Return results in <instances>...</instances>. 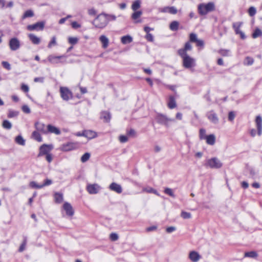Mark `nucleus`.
Listing matches in <instances>:
<instances>
[{"instance_id": "nucleus-1", "label": "nucleus", "mask_w": 262, "mask_h": 262, "mask_svg": "<svg viewBox=\"0 0 262 262\" xmlns=\"http://www.w3.org/2000/svg\"><path fill=\"white\" fill-rule=\"evenodd\" d=\"M215 5L213 2H209L207 4L201 3L198 6V12L201 15H205L208 13L214 11Z\"/></svg>"}, {"instance_id": "nucleus-2", "label": "nucleus", "mask_w": 262, "mask_h": 262, "mask_svg": "<svg viewBox=\"0 0 262 262\" xmlns=\"http://www.w3.org/2000/svg\"><path fill=\"white\" fill-rule=\"evenodd\" d=\"M108 24V18L106 14H100L94 19L93 24L96 28L103 29Z\"/></svg>"}, {"instance_id": "nucleus-3", "label": "nucleus", "mask_w": 262, "mask_h": 262, "mask_svg": "<svg viewBox=\"0 0 262 262\" xmlns=\"http://www.w3.org/2000/svg\"><path fill=\"white\" fill-rule=\"evenodd\" d=\"M183 59V66L186 69H191L195 66V59L188 55H180Z\"/></svg>"}, {"instance_id": "nucleus-4", "label": "nucleus", "mask_w": 262, "mask_h": 262, "mask_svg": "<svg viewBox=\"0 0 262 262\" xmlns=\"http://www.w3.org/2000/svg\"><path fill=\"white\" fill-rule=\"evenodd\" d=\"M66 58L67 56L64 55L60 56L50 55L48 56L47 59L51 64L64 63L66 62Z\"/></svg>"}, {"instance_id": "nucleus-5", "label": "nucleus", "mask_w": 262, "mask_h": 262, "mask_svg": "<svg viewBox=\"0 0 262 262\" xmlns=\"http://www.w3.org/2000/svg\"><path fill=\"white\" fill-rule=\"evenodd\" d=\"M221 161L217 158L214 157L207 160L206 166L213 169H219L222 166Z\"/></svg>"}, {"instance_id": "nucleus-6", "label": "nucleus", "mask_w": 262, "mask_h": 262, "mask_svg": "<svg viewBox=\"0 0 262 262\" xmlns=\"http://www.w3.org/2000/svg\"><path fill=\"white\" fill-rule=\"evenodd\" d=\"M156 119L158 123L166 126H168L169 122L174 121V119L168 118L166 116L161 114H158L156 116Z\"/></svg>"}, {"instance_id": "nucleus-7", "label": "nucleus", "mask_w": 262, "mask_h": 262, "mask_svg": "<svg viewBox=\"0 0 262 262\" xmlns=\"http://www.w3.org/2000/svg\"><path fill=\"white\" fill-rule=\"evenodd\" d=\"M60 93L61 97L64 100L68 101L73 97L72 93L66 87H60Z\"/></svg>"}, {"instance_id": "nucleus-8", "label": "nucleus", "mask_w": 262, "mask_h": 262, "mask_svg": "<svg viewBox=\"0 0 262 262\" xmlns=\"http://www.w3.org/2000/svg\"><path fill=\"white\" fill-rule=\"evenodd\" d=\"M53 148V146L52 144H42L39 147L38 157H41L50 153Z\"/></svg>"}, {"instance_id": "nucleus-9", "label": "nucleus", "mask_w": 262, "mask_h": 262, "mask_svg": "<svg viewBox=\"0 0 262 262\" xmlns=\"http://www.w3.org/2000/svg\"><path fill=\"white\" fill-rule=\"evenodd\" d=\"M78 145V143L77 142H68L62 144L60 149L63 151H69L77 149Z\"/></svg>"}, {"instance_id": "nucleus-10", "label": "nucleus", "mask_w": 262, "mask_h": 262, "mask_svg": "<svg viewBox=\"0 0 262 262\" xmlns=\"http://www.w3.org/2000/svg\"><path fill=\"white\" fill-rule=\"evenodd\" d=\"M9 46L11 51H15L20 47V42L16 37H13L9 40Z\"/></svg>"}, {"instance_id": "nucleus-11", "label": "nucleus", "mask_w": 262, "mask_h": 262, "mask_svg": "<svg viewBox=\"0 0 262 262\" xmlns=\"http://www.w3.org/2000/svg\"><path fill=\"white\" fill-rule=\"evenodd\" d=\"M101 188V187L98 184H89L86 186V190L91 194H97Z\"/></svg>"}, {"instance_id": "nucleus-12", "label": "nucleus", "mask_w": 262, "mask_h": 262, "mask_svg": "<svg viewBox=\"0 0 262 262\" xmlns=\"http://www.w3.org/2000/svg\"><path fill=\"white\" fill-rule=\"evenodd\" d=\"M45 27V23L43 21L37 22L33 25H30L27 26V29L29 31L33 30H42Z\"/></svg>"}, {"instance_id": "nucleus-13", "label": "nucleus", "mask_w": 262, "mask_h": 262, "mask_svg": "<svg viewBox=\"0 0 262 262\" xmlns=\"http://www.w3.org/2000/svg\"><path fill=\"white\" fill-rule=\"evenodd\" d=\"M206 116L208 120L213 124H217L219 123V118L216 114L213 111L208 112Z\"/></svg>"}, {"instance_id": "nucleus-14", "label": "nucleus", "mask_w": 262, "mask_h": 262, "mask_svg": "<svg viewBox=\"0 0 262 262\" xmlns=\"http://www.w3.org/2000/svg\"><path fill=\"white\" fill-rule=\"evenodd\" d=\"M255 122L257 129V134L260 136L262 134V117L260 115L257 116Z\"/></svg>"}, {"instance_id": "nucleus-15", "label": "nucleus", "mask_w": 262, "mask_h": 262, "mask_svg": "<svg viewBox=\"0 0 262 262\" xmlns=\"http://www.w3.org/2000/svg\"><path fill=\"white\" fill-rule=\"evenodd\" d=\"M62 207L68 216H72L74 215V211L73 208L70 203L68 202L64 203Z\"/></svg>"}, {"instance_id": "nucleus-16", "label": "nucleus", "mask_w": 262, "mask_h": 262, "mask_svg": "<svg viewBox=\"0 0 262 262\" xmlns=\"http://www.w3.org/2000/svg\"><path fill=\"white\" fill-rule=\"evenodd\" d=\"M35 127L37 131L40 132L43 134H47L48 131H47V128H46L45 124L37 122L35 124Z\"/></svg>"}, {"instance_id": "nucleus-17", "label": "nucleus", "mask_w": 262, "mask_h": 262, "mask_svg": "<svg viewBox=\"0 0 262 262\" xmlns=\"http://www.w3.org/2000/svg\"><path fill=\"white\" fill-rule=\"evenodd\" d=\"M109 189L117 193H121L122 192V188L120 184L115 182L112 183L109 187Z\"/></svg>"}, {"instance_id": "nucleus-18", "label": "nucleus", "mask_w": 262, "mask_h": 262, "mask_svg": "<svg viewBox=\"0 0 262 262\" xmlns=\"http://www.w3.org/2000/svg\"><path fill=\"white\" fill-rule=\"evenodd\" d=\"M190 260L192 262H198L201 258L199 253L195 251H190L188 256Z\"/></svg>"}, {"instance_id": "nucleus-19", "label": "nucleus", "mask_w": 262, "mask_h": 262, "mask_svg": "<svg viewBox=\"0 0 262 262\" xmlns=\"http://www.w3.org/2000/svg\"><path fill=\"white\" fill-rule=\"evenodd\" d=\"M192 49V46L189 42H187L185 44L184 48L180 49L178 50V53L179 55H188L187 54V51H190Z\"/></svg>"}, {"instance_id": "nucleus-20", "label": "nucleus", "mask_w": 262, "mask_h": 262, "mask_svg": "<svg viewBox=\"0 0 262 262\" xmlns=\"http://www.w3.org/2000/svg\"><path fill=\"white\" fill-rule=\"evenodd\" d=\"M47 131L48 133H53L57 135H60L61 133L60 130L58 128L51 124L47 125Z\"/></svg>"}, {"instance_id": "nucleus-21", "label": "nucleus", "mask_w": 262, "mask_h": 262, "mask_svg": "<svg viewBox=\"0 0 262 262\" xmlns=\"http://www.w3.org/2000/svg\"><path fill=\"white\" fill-rule=\"evenodd\" d=\"M83 135H84V137L90 139L94 138L97 136L96 133L91 130L83 131Z\"/></svg>"}, {"instance_id": "nucleus-22", "label": "nucleus", "mask_w": 262, "mask_h": 262, "mask_svg": "<svg viewBox=\"0 0 262 262\" xmlns=\"http://www.w3.org/2000/svg\"><path fill=\"white\" fill-rule=\"evenodd\" d=\"M99 40L102 43L103 48L105 49L108 47L109 40L106 36L103 35H101L99 37Z\"/></svg>"}, {"instance_id": "nucleus-23", "label": "nucleus", "mask_w": 262, "mask_h": 262, "mask_svg": "<svg viewBox=\"0 0 262 262\" xmlns=\"http://www.w3.org/2000/svg\"><path fill=\"white\" fill-rule=\"evenodd\" d=\"M28 37L31 42L34 45H38L40 42V39L33 34H29Z\"/></svg>"}, {"instance_id": "nucleus-24", "label": "nucleus", "mask_w": 262, "mask_h": 262, "mask_svg": "<svg viewBox=\"0 0 262 262\" xmlns=\"http://www.w3.org/2000/svg\"><path fill=\"white\" fill-rule=\"evenodd\" d=\"M206 143L210 145H213L214 144L215 142V137L213 134H211L208 135L206 139Z\"/></svg>"}, {"instance_id": "nucleus-25", "label": "nucleus", "mask_w": 262, "mask_h": 262, "mask_svg": "<svg viewBox=\"0 0 262 262\" xmlns=\"http://www.w3.org/2000/svg\"><path fill=\"white\" fill-rule=\"evenodd\" d=\"M177 106L175 98L173 96H170L168 102V106L170 109L175 108Z\"/></svg>"}, {"instance_id": "nucleus-26", "label": "nucleus", "mask_w": 262, "mask_h": 262, "mask_svg": "<svg viewBox=\"0 0 262 262\" xmlns=\"http://www.w3.org/2000/svg\"><path fill=\"white\" fill-rule=\"evenodd\" d=\"M32 138L37 142H40L42 141V137L39 132L35 130L32 133Z\"/></svg>"}, {"instance_id": "nucleus-27", "label": "nucleus", "mask_w": 262, "mask_h": 262, "mask_svg": "<svg viewBox=\"0 0 262 262\" xmlns=\"http://www.w3.org/2000/svg\"><path fill=\"white\" fill-rule=\"evenodd\" d=\"M54 198L55 202L57 203H61L63 201V194L61 193H55L54 195Z\"/></svg>"}, {"instance_id": "nucleus-28", "label": "nucleus", "mask_w": 262, "mask_h": 262, "mask_svg": "<svg viewBox=\"0 0 262 262\" xmlns=\"http://www.w3.org/2000/svg\"><path fill=\"white\" fill-rule=\"evenodd\" d=\"M132 41L133 38L129 35H125L121 37V42L123 44L130 43Z\"/></svg>"}, {"instance_id": "nucleus-29", "label": "nucleus", "mask_w": 262, "mask_h": 262, "mask_svg": "<svg viewBox=\"0 0 262 262\" xmlns=\"http://www.w3.org/2000/svg\"><path fill=\"white\" fill-rule=\"evenodd\" d=\"M179 23L177 21H172L169 25V29L172 31H177L179 29Z\"/></svg>"}, {"instance_id": "nucleus-30", "label": "nucleus", "mask_w": 262, "mask_h": 262, "mask_svg": "<svg viewBox=\"0 0 262 262\" xmlns=\"http://www.w3.org/2000/svg\"><path fill=\"white\" fill-rule=\"evenodd\" d=\"M101 118L105 122H109L111 119V115L107 112H103L101 114Z\"/></svg>"}, {"instance_id": "nucleus-31", "label": "nucleus", "mask_w": 262, "mask_h": 262, "mask_svg": "<svg viewBox=\"0 0 262 262\" xmlns=\"http://www.w3.org/2000/svg\"><path fill=\"white\" fill-rule=\"evenodd\" d=\"M15 141L17 144L20 145L24 146L25 145V140L21 135H18L16 137Z\"/></svg>"}, {"instance_id": "nucleus-32", "label": "nucleus", "mask_w": 262, "mask_h": 262, "mask_svg": "<svg viewBox=\"0 0 262 262\" xmlns=\"http://www.w3.org/2000/svg\"><path fill=\"white\" fill-rule=\"evenodd\" d=\"M262 36V31L258 28H256L252 34V37L253 38H256L258 37Z\"/></svg>"}, {"instance_id": "nucleus-33", "label": "nucleus", "mask_w": 262, "mask_h": 262, "mask_svg": "<svg viewBox=\"0 0 262 262\" xmlns=\"http://www.w3.org/2000/svg\"><path fill=\"white\" fill-rule=\"evenodd\" d=\"M143 191L148 193H152L158 196L160 195L157 191L151 187L144 188Z\"/></svg>"}, {"instance_id": "nucleus-34", "label": "nucleus", "mask_w": 262, "mask_h": 262, "mask_svg": "<svg viewBox=\"0 0 262 262\" xmlns=\"http://www.w3.org/2000/svg\"><path fill=\"white\" fill-rule=\"evenodd\" d=\"M219 53L223 56H229L231 55V51L229 50L222 49Z\"/></svg>"}, {"instance_id": "nucleus-35", "label": "nucleus", "mask_w": 262, "mask_h": 262, "mask_svg": "<svg viewBox=\"0 0 262 262\" xmlns=\"http://www.w3.org/2000/svg\"><path fill=\"white\" fill-rule=\"evenodd\" d=\"M33 16H34L33 12L31 10H28L24 13L23 16H22V18L25 19L26 18L32 17Z\"/></svg>"}, {"instance_id": "nucleus-36", "label": "nucleus", "mask_w": 262, "mask_h": 262, "mask_svg": "<svg viewBox=\"0 0 262 262\" xmlns=\"http://www.w3.org/2000/svg\"><path fill=\"white\" fill-rule=\"evenodd\" d=\"M242 23H236L233 24V27L234 29L236 34H238V33H239V32L241 31V30H240V27Z\"/></svg>"}, {"instance_id": "nucleus-37", "label": "nucleus", "mask_w": 262, "mask_h": 262, "mask_svg": "<svg viewBox=\"0 0 262 262\" xmlns=\"http://www.w3.org/2000/svg\"><path fill=\"white\" fill-rule=\"evenodd\" d=\"M3 127L5 129H10L12 127V124L8 120H5L3 122Z\"/></svg>"}, {"instance_id": "nucleus-38", "label": "nucleus", "mask_w": 262, "mask_h": 262, "mask_svg": "<svg viewBox=\"0 0 262 262\" xmlns=\"http://www.w3.org/2000/svg\"><path fill=\"white\" fill-rule=\"evenodd\" d=\"M257 256V254L255 251L247 252L245 253V257L255 258Z\"/></svg>"}, {"instance_id": "nucleus-39", "label": "nucleus", "mask_w": 262, "mask_h": 262, "mask_svg": "<svg viewBox=\"0 0 262 262\" xmlns=\"http://www.w3.org/2000/svg\"><path fill=\"white\" fill-rule=\"evenodd\" d=\"M91 155L89 152H86L81 157V161L82 163L86 162L90 158Z\"/></svg>"}, {"instance_id": "nucleus-40", "label": "nucleus", "mask_w": 262, "mask_h": 262, "mask_svg": "<svg viewBox=\"0 0 262 262\" xmlns=\"http://www.w3.org/2000/svg\"><path fill=\"white\" fill-rule=\"evenodd\" d=\"M56 45H57V42H56V37L55 36H53V37H52V38L51 39V40L49 43V44L48 45V47L49 48H51L53 46H56Z\"/></svg>"}, {"instance_id": "nucleus-41", "label": "nucleus", "mask_w": 262, "mask_h": 262, "mask_svg": "<svg viewBox=\"0 0 262 262\" xmlns=\"http://www.w3.org/2000/svg\"><path fill=\"white\" fill-rule=\"evenodd\" d=\"M140 7V2L139 1H136L132 5V8L134 11L138 9Z\"/></svg>"}, {"instance_id": "nucleus-42", "label": "nucleus", "mask_w": 262, "mask_h": 262, "mask_svg": "<svg viewBox=\"0 0 262 262\" xmlns=\"http://www.w3.org/2000/svg\"><path fill=\"white\" fill-rule=\"evenodd\" d=\"M18 115V112L13 110H9L8 114L9 118H13L16 117Z\"/></svg>"}, {"instance_id": "nucleus-43", "label": "nucleus", "mask_w": 262, "mask_h": 262, "mask_svg": "<svg viewBox=\"0 0 262 262\" xmlns=\"http://www.w3.org/2000/svg\"><path fill=\"white\" fill-rule=\"evenodd\" d=\"M164 193L173 198L175 197L173 190L169 188H166L164 189Z\"/></svg>"}, {"instance_id": "nucleus-44", "label": "nucleus", "mask_w": 262, "mask_h": 262, "mask_svg": "<svg viewBox=\"0 0 262 262\" xmlns=\"http://www.w3.org/2000/svg\"><path fill=\"white\" fill-rule=\"evenodd\" d=\"M253 59L250 57H247L244 61V64L246 65L250 66L253 63Z\"/></svg>"}, {"instance_id": "nucleus-45", "label": "nucleus", "mask_w": 262, "mask_h": 262, "mask_svg": "<svg viewBox=\"0 0 262 262\" xmlns=\"http://www.w3.org/2000/svg\"><path fill=\"white\" fill-rule=\"evenodd\" d=\"M30 186L32 188L37 189H40L42 188V186H41V184H38L34 181H32L30 183Z\"/></svg>"}, {"instance_id": "nucleus-46", "label": "nucleus", "mask_w": 262, "mask_h": 262, "mask_svg": "<svg viewBox=\"0 0 262 262\" xmlns=\"http://www.w3.org/2000/svg\"><path fill=\"white\" fill-rule=\"evenodd\" d=\"M208 135H206V130L204 128H201L200 130V138L201 139H205Z\"/></svg>"}, {"instance_id": "nucleus-47", "label": "nucleus", "mask_w": 262, "mask_h": 262, "mask_svg": "<svg viewBox=\"0 0 262 262\" xmlns=\"http://www.w3.org/2000/svg\"><path fill=\"white\" fill-rule=\"evenodd\" d=\"M256 13V8L254 7H250L248 10V13L250 16H253Z\"/></svg>"}, {"instance_id": "nucleus-48", "label": "nucleus", "mask_w": 262, "mask_h": 262, "mask_svg": "<svg viewBox=\"0 0 262 262\" xmlns=\"http://www.w3.org/2000/svg\"><path fill=\"white\" fill-rule=\"evenodd\" d=\"M189 40L191 42H195L198 40L196 35L193 33H190L189 35Z\"/></svg>"}, {"instance_id": "nucleus-49", "label": "nucleus", "mask_w": 262, "mask_h": 262, "mask_svg": "<svg viewBox=\"0 0 262 262\" xmlns=\"http://www.w3.org/2000/svg\"><path fill=\"white\" fill-rule=\"evenodd\" d=\"M141 14H142L141 11H136L132 14V17L133 19L136 20L137 18H139L140 17V16L141 15Z\"/></svg>"}, {"instance_id": "nucleus-50", "label": "nucleus", "mask_w": 262, "mask_h": 262, "mask_svg": "<svg viewBox=\"0 0 262 262\" xmlns=\"http://www.w3.org/2000/svg\"><path fill=\"white\" fill-rule=\"evenodd\" d=\"M181 216L184 219H188L191 217V215L189 212L182 211L181 212Z\"/></svg>"}, {"instance_id": "nucleus-51", "label": "nucleus", "mask_w": 262, "mask_h": 262, "mask_svg": "<svg viewBox=\"0 0 262 262\" xmlns=\"http://www.w3.org/2000/svg\"><path fill=\"white\" fill-rule=\"evenodd\" d=\"M2 64L3 67L4 68H5L6 69H7L8 70H10L11 69V65L7 61H2Z\"/></svg>"}, {"instance_id": "nucleus-52", "label": "nucleus", "mask_w": 262, "mask_h": 262, "mask_svg": "<svg viewBox=\"0 0 262 262\" xmlns=\"http://www.w3.org/2000/svg\"><path fill=\"white\" fill-rule=\"evenodd\" d=\"M22 111L26 114H29L31 112L30 109L27 105H24L21 107Z\"/></svg>"}, {"instance_id": "nucleus-53", "label": "nucleus", "mask_w": 262, "mask_h": 262, "mask_svg": "<svg viewBox=\"0 0 262 262\" xmlns=\"http://www.w3.org/2000/svg\"><path fill=\"white\" fill-rule=\"evenodd\" d=\"M119 141L121 143H125L128 141V138L125 135H121L119 138Z\"/></svg>"}, {"instance_id": "nucleus-54", "label": "nucleus", "mask_w": 262, "mask_h": 262, "mask_svg": "<svg viewBox=\"0 0 262 262\" xmlns=\"http://www.w3.org/2000/svg\"><path fill=\"white\" fill-rule=\"evenodd\" d=\"M69 42L72 45H75L78 42V38L77 37H69Z\"/></svg>"}, {"instance_id": "nucleus-55", "label": "nucleus", "mask_w": 262, "mask_h": 262, "mask_svg": "<svg viewBox=\"0 0 262 262\" xmlns=\"http://www.w3.org/2000/svg\"><path fill=\"white\" fill-rule=\"evenodd\" d=\"M110 239L112 241H116L118 239V235L115 233H112L110 236Z\"/></svg>"}, {"instance_id": "nucleus-56", "label": "nucleus", "mask_w": 262, "mask_h": 262, "mask_svg": "<svg viewBox=\"0 0 262 262\" xmlns=\"http://www.w3.org/2000/svg\"><path fill=\"white\" fill-rule=\"evenodd\" d=\"M177 9L174 7H169L168 13L175 14L177 13Z\"/></svg>"}, {"instance_id": "nucleus-57", "label": "nucleus", "mask_w": 262, "mask_h": 262, "mask_svg": "<svg viewBox=\"0 0 262 262\" xmlns=\"http://www.w3.org/2000/svg\"><path fill=\"white\" fill-rule=\"evenodd\" d=\"M52 183V181L51 180L47 179L45 180L44 183L41 184V186H42V187L47 186L50 185Z\"/></svg>"}, {"instance_id": "nucleus-58", "label": "nucleus", "mask_w": 262, "mask_h": 262, "mask_svg": "<svg viewBox=\"0 0 262 262\" xmlns=\"http://www.w3.org/2000/svg\"><path fill=\"white\" fill-rule=\"evenodd\" d=\"M145 38L149 41L152 42L154 41V36L151 33L146 34Z\"/></svg>"}, {"instance_id": "nucleus-59", "label": "nucleus", "mask_w": 262, "mask_h": 262, "mask_svg": "<svg viewBox=\"0 0 262 262\" xmlns=\"http://www.w3.org/2000/svg\"><path fill=\"white\" fill-rule=\"evenodd\" d=\"M46 160L49 162L51 163L53 160V156L51 153L46 155Z\"/></svg>"}, {"instance_id": "nucleus-60", "label": "nucleus", "mask_w": 262, "mask_h": 262, "mask_svg": "<svg viewBox=\"0 0 262 262\" xmlns=\"http://www.w3.org/2000/svg\"><path fill=\"white\" fill-rule=\"evenodd\" d=\"M235 118V114L233 112H230L228 114V120L232 121Z\"/></svg>"}, {"instance_id": "nucleus-61", "label": "nucleus", "mask_w": 262, "mask_h": 262, "mask_svg": "<svg viewBox=\"0 0 262 262\" xmlns=\"http://www.w3.org/2000/svg\"><path fill=\"white\" fill-rule=\"evenodd\" d=\"M176 228L175 227L170 226L166 228V231L167 233H170L176 231Z\"/></svg>"}, {"instance_id": "nucleus-62", "label": "nucleus", "mask_w": 262, "mask_h": 262, "mask_svg": "<svg viewBox=\"0 0 262 262\" xmlns=\"http://www.w3.org/2000/svg\"><path fill=\"white\" fill-rule=\"evenodd\" d=\"M71 25L72 28L74 29H78L81 27V25L76 21L72 22Z\"/></svg>"}, {"instance_id": "nucleus-63", "label": "nucleus", "mask_w": 262, "mask_h": 262, "mask_svg": "<svg viewBox=\"0 0 262 262\" xmlns=\"http://www.w3.org/2000/svg\"><path fill=\"white\" fill-rule=\"evenodd\" d=\"M21 89L23 91L25 92H28L29 90V86L25 84H23L21 86Z\"/></svg>"}, {"instance_id": "nucleus-64", "label": "nucleus", "mask_w": 262, "mask_h": 262, "mask_svg": "<svg viewBox=\"0 0 262 262\" xmlns=\"http://www.w3.org/2000/svg\"><path fill=\"white\" fill-rule=\"evenodd\" d=\"M44 81V78L42 77H35L34 79V81L35 82L42 83Z\"/></svg>"}]
</instances>
